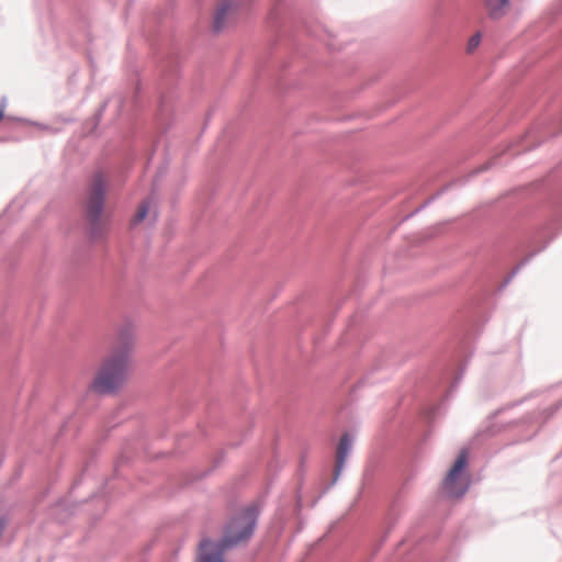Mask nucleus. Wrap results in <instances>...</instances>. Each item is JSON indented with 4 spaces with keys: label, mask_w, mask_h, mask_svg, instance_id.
I'll return each instance as SVG.
<instances>
[{
    "label": "nucleus",
    "mask_w": 562,
    "mask_h": 562,
    "mask_svg": "<svg viewBox=\"0 0 562 562\" xmlns=\"http://www.w3.org/2000/svg\"><path fill=\"white\" fill-rule=\"evenodd\" d=\"M257 510L249 507L231 520L222 540H203L195 562H226L224 551L247 540L254 532Z\"/></svg>",
    "instance_id": "f257e3e1"
},
{
    "label": "nucleus",
    "mask_w": 562,
    "mask_h": 562,
    "mask_svg": "<svg viewBox=\"0 0 562 562\" xmlns=\"http://www.w3.org/2000/svg\"><path fill=\"white\" fill-rule=\"evenodd\" d=\"M133 339L121 336L117 347L103 359L99 371L91 383L98 393H110L120 387L127 378L131 368Z\"/></svg>",
    "instance_id": "f03ea898"
},
{
    "label": "nucleus",
    "mask_w": 562,
    "mask_h": 562,
    "mask_svg": "<svg viewBox=\"0 0 562 562\" xmlns=\"http://www.w3.org/2000/svg\"><path fill=\"white\" fill-rule=\"evenodd\" d=\"M467 460L468 451L462 450L445 479L443 487L451 496H461L468 490V482L462 477V471L467 467Z\"/></svg>",
    "instance_id": "7ed1b4c3"
},
{
    "label": "nucleus",
    "mask_w": 562,
    "mask_h": 562,
    "mask_svg": "<svg viewBox=\"0 0 562 562\" xmlns=\"http://www.w3.org/2000/svg\"><path fill=\"white\" fill-rule=\"evenodd\" d=\"M104 191L105 181L101 175H98L91 183L86 203V215L91 223H95L101 215Z\"/></svg>",
    "instance_id": "20e7f679"
},
{
    "label": "nucleus",
    "mask_w": 562,
    "mask_h": 562,
    "mask_svg": "<svg viewBox=\"0 0 562 562\" xmlns=\"http://www.w3.org/2000/svg\"><path fill=\"white\" fill-rule=\"evenodd\" d=\"M352 440L348 434L341 436L336 452L335 475L338 476L351 450Z\"/></svg>",
    "instance_id": "39448f33"
},
{
    "label": "nucleus",
    "mask_w": 562,
    "mask_h": 562,
    "mask_svg": "<svg viewBox=\"0 0 562 562\" xmlns=\"http://www.w3.org/2000/svg\"><path fill=\"white\" fill-rule=\"evenodd\" d=\"M233 12H235V4L232 1L223 0L217 4L213 22L215 31H220L225 25L226 19Z\"/></svg>",
    "instance_id": "423d86ee"
},
{
    "label": "nucleus",
    "mask_w": 562,
    "mask_h": 562,
    "mask_svg": "<svg viewBox=\"0 0 562 562\" xmlns=\"http://www.w3.org/2000/svg\"><path fill=\"white\" fill-rule=\"evenodd\" d=\"M484 5L491 18L503 16L508 9V0H484Z\"/></svg>",
    "instance_id": "0eeeda50"
},
{
    "label": "nucleus",
    "mask_w": 562,
    "mask_h": 562,
    "mask_svg": "<svg viewBox=\"0 0 562 562\" xmlns=\"http://www.w3.org/2000/svg\"><path fill=\"white\" fill-rule=\"evenodd\" d=\"M148 211H149V201H145V202H143V203L138 206V209H137V211H136V214H135V216H134V218H133V221H132V222H133V224H138V223H140V222H142V221L147 216Z\"/></svg>",
    "instance_id": "6e6552de"
},
{
    "label": "nucleus",
    "mask_w": 562,
    "mask_h": 562,
    "mask_svg": "<svg viewBox=\"0 0 562 562\" xmlns=\"http://www.w3.org/2000/svg\"><path fill=\"white\" fill-rule=\"evenodd\" d=\"M481 34L480 33H476L474 34L473 36H471L468 41V44H467V53L468 54H472L480 45L481 43Z\"/></svg>",
    "instance_id": "1a4fd4ad"
},
{
    "label": "nucleus",
    "mask_w": 562,
    "mask_h": 562,
    "mask_svg": "<svg viewBox=\"0 0 562 562\" xmlns=\"http://www.w3.org/2000/svg\"><path fill=\"white\" fill-rule=\"evenodd\" d=\"M3 114H4V109H3V106H0V121L3 117Z\"/></svg>",
    "instance_id": "9d476101"
}]
</instances>
